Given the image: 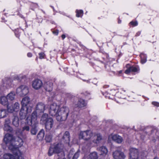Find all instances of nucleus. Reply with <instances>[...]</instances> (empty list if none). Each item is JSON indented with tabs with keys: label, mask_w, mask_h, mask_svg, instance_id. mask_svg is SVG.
<instances>
[{
	"label": "nucleus",
	"mask_w": 159,
	"mask_h": 159,
	"mask_svg": "<svg viewBox=\"0 0 159 159\" xmlns=\"http://www.w3.org/2000/svg\"><path fill=\"white\" fill-rule=\"evenodd\" d=\"M29 92L28 87L25 85H22L18 87L16 90V93L20 96L24 97L22 99H29L28 96H26Z\"/></svg>",
	"instance_id": "obj_5"
},
{
	"label": "nucleus",
	"mask_w": 159,
	"mask_h": 159,
	"mask_svg": "<svg viewBox=\"0 0 159 159\" xmlns=\"http://www.w3.org/2000/svg\"><path fill=\"white\" fill-rule=\"evenodd\" d=\"M62 154L63 155V153H62Z\"/></svg>",
	"instance_id": "obj_55"
},
{
	"label": "nucleus",
	"mask_w": 159,
	"mask_h": 159,
	"mask_svg": "<svg viewBox=\"0 0 159 159\" xmlns=\"http://www.w3.org/2000/svg\"><path fill=\"white\" fill-rule=\"evenodd\" d=\"M20 108V105L16 102L14 105L11 106H7V111L8 112L12 113L14 111H18Z\"/></svg>",
	"instance_id": "obj_13"
},
{
	"label": "nucleus",
	"mask_w": 159,
	"mask_h": 159,
	"mask_svg": "<svg viewBox=\"0 0 159 159\" xmlns=\"http://www.w3.org/2000/svg\"><path fill=\"white\" fill-rule=\"evenodd\" d=\"M140 34V32H138L137 34H136V35H139Z\"/></svg>",
	"instance_id": "obj_45"
},
{
	"label": "nucleus",
	"mask_w": 159,
	"mask_h": 159,
	"mask_svg": "<svg viewBox=\"0 0 159 159\" xmlns=\"http://www.w3.org/2000/svg\"><path fill=\"white\" fill-rule=\"evenodd\" d=\"M119 91L121 93H123L124 92H126V90L123 88H121L120 89Z\"/></svg>",
	"instance_id": "obj_39"
},
{
	"label": "nucleus",
	"mask_w": 159,
	"mask_h": 159,
	"mask_svg": "<svg viewBox=\"0 0 159 159\" xmlns=\"http://www.w3.org/2000/svg\"><path fill=\"white\" fill-rule=\"evenodd\" d=\"M52 136L50 135H46L45 140L47 142H50L52 141Z\"/></svg>",
	"instance_id": "obj_29"
},
{
	"label": "nucleus",
	"mask_w": 159,
	"mask_h": 159,
	"mask_svg": "<svg viewBox=\"0 0 159 159\" xmlns=\"http://www.w3.org/2000/svg\"><path fill=\"white\" fill-rule=\"evenodd\" d=\"M153 159H158V158L157 157H155Z\"/></svg>",
	"instance_id": "obj_51"
},
{
	"label": "nucleus",
	"mask_w": 159,
	"mask_h": 159,
	"mask_svg": "<svg viewBox=\"0 0 159 159\" xmlns=\"http://www.w3.org/2000/svg\"><path fill=\"white\" fill-rule=\"evenodd\" d=\"M69 112V109L66 106L60 108L59 106L56 103L51 104L49 109V113L52 116H56L58 121L66 120Z\"/></svg>",
	"instance_id": "obj_1"
},
{
	"label": "nucleus",
	"mask_w": 159,
	"mask_h": 159,
	"mask_svg": "<svg viewBox=\"0 0 159 159\" xmlns=\"http://www.w3.org/2000/svg\"><path fill=\"white\" fill-rule=\"evenodd\" d=\"M0 103L3 105H7V106L8 102L7 101V100H0Z\"/></svg>",
	"instance_id": "obj_30"
},
{
	"label": "nucleus",
	"mask_w": 159,
	"mask_h": 159,
	"mask_svg": "<svg viewBox=\"0 0 159 159\" xmlns=\"http://www.w3.org/2000/svg\"><path fill=\"white\" fill-rule=\"evenodd\" d=\"M27 56L28 57H32V54L31 53H28V54H27Z\"/></svg>",
	"instance_id": "obj_41"
},
{
	"label": "nucleus",
	"mask_w": 159,
	"mask_h": 159,
	"mask_svg": "<svg viewBox=\"0 0 159 159\" xmlns=\"http://www.w3.org/2000/svg\"><path fill=\"white\" fill-rule=\"evenodd\" d=\"M45 109V106L44 104L42 103H39L38 104L36 107V111L33 112H35L37 116V112H43Z\"/></svg>",
	"instance_id": "obj_15"
},
{
	"label": "nucleus",
	"mask_w": 159,
	"mask_h": 159,
	"mask_svg": "<svg viewBox=\"0 0 159 159\" xmlns=\"http://www.w3.org/2000/svg\"><path fill=\"white\" fill-rule=\"evenodd\" d=\"M17 151H15L14 152L12 151L13 153L12 155L10 153H5L3 155L4 159H22L21 157V153L20 152V155L18 156Z\"/></svg>",
	"instance_id": "obj_9"
},
{
	"label": "nucleus",
	"mask_w": 159,
	"mask_h": 159,
	"mask_svg": "<svg viewBox=\"0 0 159 159\" xmlns=\"http://www.w3.org/2000/svg\"><path fill=\"white\" fill-rule=\"evenodd\" d=\"M39 58L40 59L44 58L45 54L43 52H41L39 53Z\"/></svg>",
	"instance_id": "obj_33"
},
{
	"label": "nucleus",
	"mask_w": 159,
	"mask_h": 159,
	"mask_svg": "<svg viewBox=\"0 0 159 159\" xmlns=\"http://www.w3.org/2000/svg\"><path fill=\"white\" fill-rule=\"evenodd\" d=\"M62 154L63 155V153H62Z\"/></svg>",
	"instance_id": "obj_53"
},
{
	"label": "nucleus",
	"mask_w": 159,
	"mask_h": 159,
	"mask_svg": "<svg viewBox=\"0 0 159 159\" xmlns=\"http://www.w3.org/2000/svg\"><path fill=\"white\" fill-rule=\"evenodd\" d=\"M12 123L15 127H17L19 125V120L17 116L14 117L12 119Z\"/></svg>",
	"instance_id": "obj_22"
},
{
	"label": "nucleus",
	"mask_w": 159,
	"mask_h": 159,
	"mask_svg": "<svg viewBox=\"0 0 159 159\" xmlns=\"http://www.w3.org/2000/svg\"><path fill=\"white\" fill-rule=\"evenodd\" d=\"M62 141L68 144V146H70L69 133L68 131H66L62 137Z\"/></svg>",
	"instance_id": "obj_16"
},
{
	"label": "nucleus",
	"mask_w": 159,
	"mask_h": 159,
	"mask_svg": "<svg viewBox=\"0 0 159 159\" xmlns=\"http://www.w3.org/2000/svg\"><path fill=\"white\" fill-rule=\"evenodd\" d=\"M103 95L105 96V98L106 99H112V98H110V94L107 93H105Z\"/></svg>",
	"instance_id": "obj_34"
},
{
	"label": "nucleus",
	"mask_w": 159,
	"mask_h": 159,
	"mask_svg": "<svg viewBox=\"0 0 159 159\" xmlns=\"http://www.w3.org/2000/svg\"><path fill=\"white\" fill-rule=\"evenodd\" d=\"M130 24L134 26H136L138 25V23L137 21H131L130 23Z\"/></svg>",
	"instance_id": "obj_36"
},
{
	"label": "nucleus",
	"mask_w": 159,
	"mask_h": 159,
	"mask_svg": "<svg viewBox=\"0 0 159 159\" xmlns=\"http://www.w3.org/2000/svg\"><path fill=\"white\" fill-rule=\"evenodd\" d=\"M45 90L48 92L51 91L52 89V83L50 82H47L44 84Z\"/></svg>",
	"instance_id": "obj_18"
},
{
	"label": "nucleus",
	"mask_w": 159,
	"mask_h": 159,
	"mask_svg": "<svg viewBox=\"0 0 159 159\" xmlns=\"http://www.w3.org/2000/svg\"><path fill=\"white\" fill-rule=\"evenodd\" d=\"M5 124H8L10 123V120L9 119H6L5 120Z\"/></svg>",
	"instance_id": "obj_40"
},
{
	"label": "nucleus",
	"mask_w": 159,
	"mask_h": 159,
	"mask_svg": "<svg viewBox=\"0 0 159 159\" xmlns=\"http://www.w3.org/2000/svg\"><path fill=\"white\" fill-rule=\"evenodd\" d=\"M31 133L33 135H35L37 132V130L35 128H32L31 130Z\"/></svg>",
	"instance_id": "obj_31"
},
{
	"label": "nucleus",
	"mask_w": 159,
	"mask_h": 159,
	"mask_svg": "<svg viewBox=\"0 0 159 159\" xmlns=\"http://www.w3.org/2000/svg\"><path fill=\"white\" fill-rule=\"evenodd\" d=\"M32 85L34 89L39 90L42 87L43 83L41 80L36 79L32 81Z\"/></svg>",
	"instance_id": "obj_10"
},
{
	"label": "nucleus",
	"mask_w": 159,
	"mask_h": 159,
	"mask_svg": "<svg viewBox=\"0 0 159 159\" xmlns=\"http://www.w3.org/2000/svg\"><path fill=\"white\" fill-rule=\"evenodd\" d=\"M6 115V111L5 110L2 109L0 110V118L5 117Z\"/></svg>",
	"instance_id": "obj_26"
},
{
	"label": "nucleus",
	"mask_w": 159,
	"mask_h": 159,
	"mask_svg": "<svg viewBox=\"0 0 159 159\" xmlns=\"http://www.w3.org/2000/svg\"><path fill=\"white\" fill-rule=\"evenodd\" d=\"M115 159H124L125 156L124 153L120 151H116L113 154Z\"/></svg>",
	"instance_id": "obj_11"
},
{
	"label": "nucleus",
	"mask_w": 159,
	"mask_h": 159,
	"mask_svg": "<svg viewBox=\"0 0 159 159\" xmlns=\"http://www.w3.org/2000/svg\"><path fill=\"white\" fill-rule=\"evenodd\" d=\"M86 103L84 101V100H78L77 104H75V107H82L86 106Z\"/></svg>",
	"instance_id": "obj_19"
},
{
	"label": "nucleus",
	"mask_w": 159,
	"mask_h": 159,
	"mask_svg": "<svg viewBox=\"0 0 159 159\" xmlns=\"http://www.w3.org/2000/svg\"><path fill=\"white\" fill-rule=\"evenodd\" d=\"M63 159H66V158H63Z\"/></svg>",
	"instance_id": "obj_56"
},
{
	"label": "nucleus",
	"mask_w": 159,
	"mask_h": 159,
	"mask_svg": "<svg viewBox=\"0 0 159 159\" xmlns=\"http://www.w3.org/2000/svg\"><path fill=\"white\" fill-rule=\"evenodd\" d=\"M122 72V70H120L119 71V74H121V73Z\"/></svg>",
	"instance_id": "obj_48"
},
{
	"label": "nucleus",
	"mask_w": 159,
	"mask_h": 159,
	"mask_svg": "<svg viewBox=\"0 0 159 159\" xmlns=\"http://www.w3.org/2000/svg\"><path fill=\"white\" fill-rule=\"evenodd\" d=\"M44 135V131L42 129L40 131L39 134H38L37 138L39 139V140H42L43 139Z\"/></svg>",
	"instance_id": "obj_23"
},
{
	"label": "nucleus",
	"mask_w": 159,
	"mask_h": 159,
	"mask_svg": "<svg viewBox=\"0 0 159 159\" xmlns=\"http://www.w3.org/2000/svg\"><path fill=\"white\" fill-rule=\"evenodd\" d=\"M9 82H10V81H9V80H8L7 81H6L5 82V84H9Z\"/></svg>",
	"instance_id": "obj_46"
},
{
	"label": "nucleus",
	"mask_w": 159,
	"mask_h": 159,
	"mask_svg": "<svg viewBox=\"0 0 159 159\" xmlns=\"http://www.w3.org/2000/svg\"><path fill=\"white\" fill-rule=\"evenodd\" d=\"M16 94L14 92H11L7 96L0 94V99H14Z\"/></svg>",
	"instance_id": "obj_14"
},
{
	"label": "nucleus",
	"mask_w": 159,
	"mask_h": 159,
	"mask_svg": "<svg viewBox=\"0 0 159 159\" xmlns=\"http://www.w3.org/2000/svg\"><path fill=\"white\" fill-rule=\"evenodd\" d=\"M4 130L7 131L11 132L12 129L8 124H5Z\"/></svg>",
	"instance_id": "obj_27"
},
{
	"label": "nucleus",
	"mask_w": 159,
	"mask_h": 159,
	"mask_svg": "<svg viewBox=\"0 0 159 159\" xmlns=\"http://www.w3.org/2000/svg\"><path fill=\"white\" fill-rule=\"evenodd\" d=\"M129 66V65L128 64L127 65V67L128 68L125 71V73L126 74H128L129 72H131V70L130 68V67H129L128 68V66Z\"/></svg>",
	"instance_id": "obj_32"
},
{
	"label": "nucleus",
	"mask_w": 159,
	"mask_h": 159,
	"mask_svg": "<svg viewBox=\"0 0 159 159\" xmlns=\"http://www.w3.org/2000/svg\"><path fill=\"white\" fill-rule=\"evenodd\" d=\"M86 81L87 82V83H89V80H86Z\"/></svg>",
	"instance_id": "obj_50"
},
{
	"label": "nucleus",
	"mask_w": 159,
	"mask_h": 159,
	"mask_svg": "<svg viewBox=\"0 0 159 159\" xmlns=\"http://www.w3.org/2000/svg\"><path fill=\"white\" fill-rule=\"evenodd\" d=\"M28 100H22L21 104H22V107L21 108L20 112V114L21 116L25 117L26 116V114L31 111V108H27L26 107L27 105V103Z\"/></svg>",
	"instance_id": "obj_8"
},
{
	"label": "nucleus",
	"mask_w": 159,
	"mask_h": 159,
	"mask_svg": "<svg viewBox=\"0 0 159 159\" xmlns=\"http://www.w3.org/2000/svg\"><path fill=\"white\" fill-rule=\"evenodd\" d=\"M152 104L155 106L159 107V103L157 102H152Z\"/></svg>",
	"instance_id": "obj_38"
},
{
	"label": "nucleus",
	"mask_w": 159,
	"mask_h": 159,
	"mask_svg": "<svg viewBox=\"0 0 159 159\" xmlns=\"http://www.w3.org/2000/svg\"><path fill=\"white\" fill-rule=\"evenodd\" d=\"M98 155L96 152L90 153L88 156L87 159H98Z\"/></svg>",
	"instance_id": "obj_20"
},
{
	"label": "nucleus",
	"mask_w": 159,
	"mask_h": 159,
	"mask_svg": "<svg viewBox=\"0 0 159 159\" xmlns=\"http://www.w3.org/2000/svg\"><path fill=\"white\" fill-rule=\"evenodd\" d=\"M122 100H117V101H116V102L118 103H122V102H121Z\"/></svg>",
	"instance_id": "obj_42"
},
{
	"label": "nucleus",
	"mask_w": 159,
	"mask_h": 159,
	"mask_svg": "<svg viewBox=\"0 0 159 159\" xmlns=\"http://www.w3.org/2000/svg\"><path fill=\"white\" fill-rule=\"evenodd\" d=\"M83 159H85V158H83Z\"/></svg>",
	"instance_id": "obj_57"
},
{
	"label": "nucleus",
	"mask_w": 159,
	"mask_h": 159,
	"mask_svg": "<svg viewBox=\"0 0 159 159\" xmlns=\"http://www.w3.org/2000/svg\"><path fill=\"white\" fill-rule=\"evenodd\" d=\"M100 154L104 156L106 155L108 152V150L107 148L104 146L101 147L99 148Z\"/></svg>",
	"instance_id": "obj_21"
},
{
	"label": "nucleus",
	"mask_w": 159,
	"mask_h": 159,
	"mask_svg": "<svg viewBox=\"0 0 159 159\" xmlns=\"http://www.w3.org/2000/svg\"><path fill=\"white\" fill-rule=\"evenodd\" d=\"M130 68L131 70V72H137L139 70V67H137L134 66L130 67Z\"/></svg>",
	"instance_id": "obj_28"
},
{
	"label": "nucleus",
	"mask_w": 159,
	"mask_h": 159,
	"mask_svg": "<svg viewBox=\"0 0 159 159\" xmlns=\"http://www.w3.org/2000/svg\"><path fill=\"white\" fill-rule=\"evenodd\" d=\"M79 155V153L78 152H76L74 154L73 157L72 159H77Z\"/></svg>",
	"instance_id": "obj_35"
},
{
	"label": "nucleus",
	"mask_w": 159,
	"mask_h": 159,
	"mask_svg": "<svg viewBox=\"0 0 159 159\" xmlns=\"http://www.w3.org/2000/svg\"><path fill=\"white\" fill-rule=\"evenodd\" d=\"M61 37L63 39H64L65 38V35L64 34H63L61 36Z\"/></svg>",
	"instance_id": "obj_44"
},
{
	"label": "nucleus",
	"mask_w": 159,
	"mask_h": 159,
	"mask_svg": "<svg viewBox=\"0 0 159 159\" xmlns=\"http://www.w3.org/2000/svg\"><path fill=\"white\" fill-rule=\"evenodd\" d=\"M140 57L141 59V62L142 64L145 63L147 61V56L146 54L141 53L140 54Z\"/></svg>",
	"instance_id": "obj_24"
},
{
	"label": "nucleus",
	"mask_w": 159,
	"mask_h": 159,
	"mask_svg": "<svg viewBox=\"0 0 159 159\" xmlns=\"http://www.w3.org/2000/svg\"><path fill=\"white\" fill-rule=\"evenodd\" d=\"M41 120L45 124L46 128L49 130L52 127L53 125V120L51 118H48L47 114H43L41 118Z\"/></svg>",
	"instance_id": "obj_6"
},
{
	"label": "nucleus",
	"mask_w": 159,
	"mask_h": 159,
	"mask_svg": "<svg viewBox=\"0 0 159 159\" xmlns=\"http://www.w3.org/2000/svg\"><path fill=\"white\" fill-rule=\"evenodd\" d=\"M79 138L88 141V147L93 146L102 139L101 135L99 134L93 133L90 130L81 132L79 135Z\"/></svg>",
	"instance_id": "obj_3"
},
{
	"label": "nucleus",
	"mask_w": 159,
	"mask_h": 159,
	"mask_svg": "<svg viewBox=\"0 0 159 159\" xmlns=\"http://www.w3.org/2000/svg\"><path fill=\"white\" fill-rule=\"evenodd\" d=\"M111 138L113 140L118 143H121L123 141L122 137L117 134L112 135Z\"/></svg>",
	"instance_id": "obj_17"
},
{
	"label": "nucleus",
	"mask_w": 159,
	"mask_h": 159,
	"mask_svg": "<svg viewBox=\"0 0 159 159\" xmlns=\"http://www.w3.org/2000/svg\"><path fill=\"white\" fill-rule=\"evenodd\" d=\"M54 34H56V35H57L58 34V31H54L53 32Z\"/></svg>",
	"instance_id": "obj_43"
},
{
	"label": "nucleus",
	"mask_w": 159,
	"mask_h": 159,
	"mask_svg": "<svg viewBox=\"0 0 159 159\" xmlns=\"http://www.w3.org/2000/svg\"><path fill=\"white\" fill-rule=\"evenodd\" d=\"M62 154L63 155V153H62Z\"/></svg>",
	"instance_id": "obj_54"
},
{
	"label": "nucleus",
	"mask_w": 159,
	"mask_h": 159,
	"mask_svg": "<svg viewBox=\"0 0 159 159\" xmlns=\"http://www.w3.org/2000/svg\"><path fill=\"white\" fill-rule=\"evenodd\" d=\"M111 91H114V90H111Z\"/></svg>",
	"instance_id": "obj_52"
},
{
	"label": "nucleus",
	"mask_w": 159,
	"mask_h": 159,
	"mask_svg": "<svg viewBox=\"0 0 159 159\" xmlns=\"http://www.w3.org/2000/svg\"><path fill=\"white\" fill-rule=\"evenodd\" d=\"M63 148V146L61 143H59L54 146L53 148L51 147L49 149L48 154L49 156H51L53 153H58L61 152Z\"/></svg>",
	"instance_id": "obj_7"
},
{
	"label": "nucleus",
	"mask_w": 159,
	"mask_h": 159,
	"mask_svg": "<svg viewBox=\"0 0 159 159\" xmlns=\"http://www.w3.org/2000/svg\"><path fill=\"white\" fill-rule=\"evenodd\" d=\"M118 23H121V20H119Z\"/></svg>",
	"instance_id": "obj_47"
},
{
	"label": "nucleus",
	"mask_w": 159,
	"mask_h": 159,
	"mask_svg": "<svg viewBox=\"0 0 159 159\" xmlns=\"http://www.w3.org/2000/svg\"><path fill=\"white\" fill-rule=\"evenodd\" d=\"M76 16L79 17H82L83 16V10H76Z\"/></svg>",
	"instance_id": "obj_25"
},
{
	"label": "nucleus",
	"mask_w": 159,
	"mask_h": 159,
	"mask_svg": "<svg viewBox=\"0 0 159 159\" xmlns=\"http://www.w3.org/2000/svg\"><path fill=\"white\" fill-rule=\"evenodd\" d=\"M35 6L36 7H38V5L36 4H34Z\"/></svg>",
	"instance_id": "obj_49"
},
{
	"label": "nucleus",
	"mask_w": 159,
	"mask_h": 159,
	"mask_svg": "<svg viewBox=\"0 0 159 159\" xmlns=\"http://www.w3.org/2000/svg\"><path fill=\"white\" fill-rule=\"evenodd\" d=\"M4 141L9 149L11 151H17L18 156L20 155V151L19 149L22 146L23 141L22 139L18 136L15 141L14 137L11 134H7L4 138Z\"/></svg>",
	"instance_id": "obj_2"
},
{
	"label": "nucleus",
	"mask_w": 159,
	"mask_h": 159,
	"mask_svg": "<svg viewBox=\"0 0 159 159\" xmlns=\"http://www.w3.org/2000/svg\"><path fill=\"white\" fill-rule=\"evenodd\" d=\"M55 93L54 92H52L51 93H50V95H51V97H50V98H54V97H55Z\"/></svg>",
	"instance_id": "obj_37"
},
{
	"label": "nucleus",
	"mask_w": 159,
	"mask_h": 159,
	"mask_svg": "<svg viewBox=\"0 0 159 159\" xmlns=\"http://www.w3.org/2000/svg\"><path fill=\"white\" fill-rule=\"evenodd\" d=\"M129 159H137L138 158V151L137 149L132 148L130 149Z\"/></svg>",
	"instance_id": "obj_12"
},
{
	"label": "nucleus",
	"mask_w": 159,
	"mask_h": 159,
	"mask_svg": "<svg viewBox=\"0 0 159 159\" xmlns=\"http://www.w3.org/2000/svg\"><path fill=\"white\" fill-rule=\"evenodd\" d=\"M36 123V113L35 112H33L31 116H28L26 119L25 125L22 126V132L20 133L21 135L22 132L29 131L30 126L33 125V126H35Z\"/></svg>",
	"instance_id": "obj_4"
}]
</instances>
